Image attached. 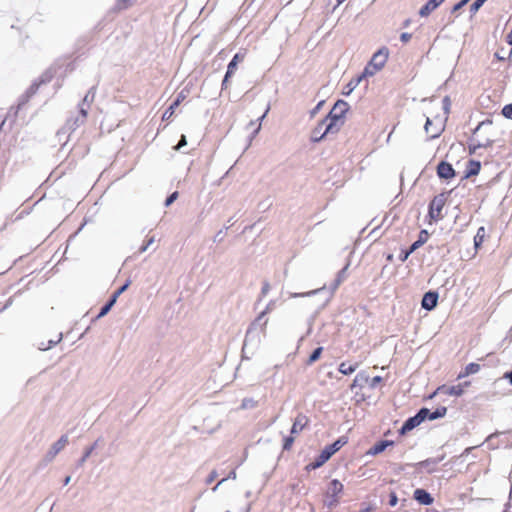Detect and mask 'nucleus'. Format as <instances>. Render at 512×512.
Returning <instances> with one entry per match:
<instances>
[{"mask_svg": "<svg viewBox=\"0 0 512 512\" xmlns=\"http://www.w3.org/2000/svg\"><path fill=\"white\" fill-rule=\"evenodd\" d=\"M274 305H275V302L271 300V301L267 304L266 308H265L262 312H263V313H265V314H267V313L271 312V311L274 309Z\"/></svg>", "mask_w": 512, "mask_h": 512, "instance_id": "obj_62", "label": "nucleus"}, {"mask_svg": "<svg viewBox=\"0 0 512 512\" xmlns=\"http://www.w3.org/2000/svg\"><path fill=\"white\" fill-rule=\"evenodd\" d=\"M394 445V441L392 440H380L377 441L367 452L368 455L375 456L383 451L389 446Z\"/></svg>", "mask_w": 512, "mask_h": 512, "instance_id": "obj_17", "label": "nucleus"}, {"mask_svg": "<svg viewBox=\"0 0 512 512\" xmlns=\"http://www.w3.org/2000/svg\"><path fill=\"white\" fill-rule=\"evenodd\" d=\"M62 336H63L62 333H60L56 340H49L46 347L38 346L39 350L46 351V350L53 348L55 345H57L61 341Z\"/></svg>", "mask_w": 512, "mask_h": 512, "instance_id": "obj_43", "label": "nucleus"}, {"mask_svg": "<svg viewBox=\"0 0 512 512\" xmlns=\"http://www.w3.org/2000/svg\"><path fill=\"white\" fill-rule=\"evenodd\" d=\"M52 78V75L50 74V72H45L41 77H40V80H39V83L40 84H44V83H47L51 80Z\"/></svg>", "mask_w": 512, "mask_h": 512, "instance_id": "obj_54", "label": "nucleus"}, {"mask_svg": "<svg viewBox=\"0 0 512 512\" xmlns=\"http://www.w3.org/2000/svg\"><path fill=\"white\" fill-rule=\"evenodd\" d=\"M218 477V473L216 470L210 472L208 477L206 478V484H211Z\"/></svg>", "mask_w": 512, "mask_h": 512, "instance_id": "obj_55", "label": "nucleus"}, {"mask_svg": "<svg viewBox=\"0 0 512 512\" xmlns=\"http://www.w3.org/2000/svg\"><path fill=\"white\" fill-rule=\"evenodd\" d=\"M449 192H442L434 196L428 205V217L431 221L437 222L443 219L442 209L447 200V194Z\"/></svg>", "mask_w": 512, "mask_h": 512, "instance_id": "obj_3", "label": "nucleus"}, {"mask_svg": "<svg viewBox=\"0 0 512 512\" xmlns=\"http://www.w3.org/2000/svg\"><path fill=\"white\" fill-rule=\"evenodd\" d=\"M68 443V436L62 435L49 449V451L45 455V460L47 462L52 461L55 456L66 446Z\"/></svg>", "mask_w": 512, "mask_h": 512, "instance_id": "obj_10", "label": "nucleus"}, {"mask_svg": "<svg viewBox=\"0 0 512 512\" xmlns=\"http://www.w3.org/2000/svg\"><path fill=\"white\" fill-rule=\"evenodd\" d=\"M269 111V107H267L266 111L255 121H250L248 124V128H253V131L251 132L250 139L254 138L261 129V122L266 117L267 113Z\"/></svg>", "mask_w": 512, "mask_h": 512, "instance_id": "obj_24", "label": "nucleus"}, {"mask_svg": "<svg viewBox=\"0 0 512 512\" xmlns=\"http://www.w3.org/2000/svg\"><path fill=\"white\" fill-rule=\"evenodd\" d=\"M377 71H374V68L372 66H370V64L368 63L363 71L359 74V77L364 80L366 79L367 77H371L373 76Z\"/></svg>", "mask_w": 512, "mask_h": 512, "instance_id": "obj_37", "label": "nucleus"}, {"mask_svg": "<svg viewBox=\"0 0 512 512\" xmlns=\"http://www.w3.org/2000/svg\"><path fill=\"white\" fill-rule=\"evenodd\" d=\"M421 411L424 412L423 418L425 421L426 420L433 421V420H436L439 418H443L447 413V407L439 406L434 411H431L427 407H422Z\"/></svg>", "mask_w": 512, "mask_h": 512, "instance_id": "obj_12", "label": "nucleus"}, {"mask_svg": "<svg viewBox=\"0 0 512 512\" xmlns=\"http://www.w3.org/2000/svg\"><path fill=\"white\" fill-rule=\"evenodd\" d=\"M413 252L414 251L411 249V247H409L406 250H401L400 254L398 255V259L401 262H405Z\"/></svg>", "mask_w": 512, "mask_h": 512, "instance_id": "obj_46", "label": "nucleus"}, {"mask_svg": "<svg viewBox=\"0 0 512 512\" xmlns=\"http://www.w3.org/2000/svg\"><path fill=\"white\" fill-rule=\"evenodd\" d=\"M178 196H179V193L177 191H174L173 193H171L165 199V202H164L165 207H169L172 203H174L177 200Z\"/></svg>", "mask_w": 512, "mask_h": 512, "instance_id": "obj_45", "label": "nucleus"}, {"mask_svg": "<svg viewBox=\"0 0 512 512\" xmlns=\"http://www.w3.org/2000/svg\"><path fill=\"white\" fill-rule=\"evenodd\" d=\"M389 57V49L386 46L379 48L368 62L374 68V71H380Z\"/></svg>", "mask_w": 512, "mask_h": 512, "instance_id": "obj_7", "label": "nucleus"}, {"mask_svg": "<svg viewBox=\"0 0 512 512\" xmlns=\"http://www.w3.org/2000/svg\"><path fill=\"white\" fill-rule=\"evenodd\" d=\"M348 110L349 104L346 101L337 100L330 112L323 118V120H326V132H338L344 124V117Z\"/></svg>", "mask_w": 512, "mask_h": 512, "instance_id": "obj_1", "label": "nucleus"}, {"mask_svg": "<svg viewBox=\"0 0 512 512\" xmlns=\"http://www.w3.org/2000/svg\"><path fill=\"white\" fill-rule=\"evenodd\" d=\"M501 114L506 118L512 120V103L506 104L502 110Z\"/></svg>", "mask_w": 512, "mask_h": 512, "instance_id": "obj_44", "label": "nucleus"}, {"mask_svg": "<svg viewBox=\"0 0 512 512\" xmlns=\"http://www.w3.org/2000/svg\"><path fill=\"white\" fill-rule=\"evenodd\" d=\"M363 80L359 77V75L353 77L348 84L344 87L342 94L348 96L352 93V91L362 82Z\"/></svg>", "mask_w": 512, "mask_h": 512, "instance_id": "obj_30", "label": "nucleus"}, {"mask_svg": "<svg viewBox=\"0 0 512 512\" xmlns=\"http://www.w3.org/2000/svg\"><path fill=\"white\" fill-rule=\"evenodd\" d=\"M435 10V7L431 6V4L427 1L419 10V15L421 17H427L431 14L432 11Z\"/></svg>", "mask_w": 512, "mask_h": 512, "instance_id": "obj_36", "label": "nucleus"}, {"mask_svg": "<svg viewBox=\"0 0 512 512\" xmlns=\"http://www.w3.org/2000/svg\"><path fill=\"white\" fill-rule=\"evenodd\" d=\"M349 265L350 262L348 261L346 265L337 273V276L333 284L331 285L332 290H336L339 287V285L346 279Z\"/></svg>", "mask_w": 512, "mask_h": 512, "instance_id": "obj_26", "label": "nucleus"}, {"mask_svg": "<svg viewBox=\"0 0 512 512\" xmlns=\"http://www.w3.org/2000/svg\"><path fill=\"white\" fill-rule=\"evenodd\" d=\"M323 289L324 288L315 289V290H312V291H309V292H306V293H292L290 295V297L297 298V297H305V296L315 295V294L319 293L320 291H322Z\"/></svg>", "mask_w": 512, "mask_h": 512, "instance_id": "obj_47", "label": "nucleus"}, {"mask_svg": "<svg viewBox=\"0 0 512 512\" xmlns=\"http://www.w3.org/2000/svg\"><path fill=\"white\" fill-rule=\"evenodd\" d=\"M437 176L443 180H450L456 176V171L452 164L447 161H440L436 167Z\"/></svg>", "mask_w": 512, "mask_h": 512, "instance_id": "obj_8", "label": "nucleus"}, {"mask_svg": "<svg viewBox=\"0 0 512 512\" xmlns=\"http://www.w3.org/2000/svg\"><path fill=\"white\" fill-rule=\"evenodd\" d=\"M411 38H412V34H411V33H408V32H403V33L400 35V40H401L403 43H407Z\"/></svg>", "mask_w": 512, "mask_h": 512, "instance_id": "obj_60", "label": "nucleus"}, {"mask_svg": "<svg viewBox=\"0 0 512 512\" xmlns=\"http://www.w3.org/2000/svg\"><path fill=\"white\" fill-rule=\"evenodd\" d=\"M329 133L326 132V120L322 119L312 130L311 141L315 143L320 142Z\"/></svg>", "mask_w": 512, "mask_h": 512, "instance_id": "obj_15", "label": "nucleus"}, {"mask_svg": "<svg viewBox=\"0 0 512 512\" xmlns=\"http://www.w3.org/2000/svg\"><path fill=\"white\" fill-rule=\"evenodd\" d=\"M444 459V455L428 458L415 464L418 470L425 469L428 473H433L436 470V466Z\"/></svg>", "mask_w": 512, "mask_h": 512, "instance_id": "obj_11", "label": "nucleus"}, {"mask_svg": "<svg viewBox=\"0 0 512 512\" xmlns=\"http://www.w3.org/2000/svg\"><path fill=\"white\" fill-rule=\"evenodd\" d=\"M155 242V236L149 237L139 248L138 253H144L149 246H151Z\"/></svg>", "mask_w": 512, "mask_h": 512, "instance_id": "obj_42", "label": "nucleus"}, {"mask_svg": "<svg viewBox=\"0 0 512 512\" xmlns=\"http://www.w3.org/2000/svg\"><path fill=\"white\" fill-rule=\"evenodd\" d=\"M307 423H308V418L305 415H303V414H299L295 418V420H294V422L292 424V427L290 429V434H297V433H299L300 431H302L305 428Z\"/></svg>", "mask_w": 512, "mask_h": 512, "instance_id": "obj_21", "label": "nucleus"}, {"mask_svg": "<svg viewBox=\"0 0 512 512\" xmlns=\"http://www.w3.org/2000/svg\"><path fill=\"white\" fill-rule=\"evenodd\" d=\"M423 416L424 412H422L420 408L414 416H411L404 421L398 433L400 435H405L408 432L412 431L414 428L418 427L421 423L425 421Z\"/></svg>", "mask_w": 512, "mask_h": 512, "instance_id": "obj_6", "label": "nucleus"}, {"mask_svg": "<svg viewBox=\"0 0 512 512\" xmlns=\"http://www.w3.org/2000/svg\"><path fill=\"white\" fill-rule=\"evenodd\" d=\"M130 283V280H126L124 284H122L117 290L114 291L107 302L100 308L98 314L93 318V322L101 319L110 312L118 297L128 289Z\"/></svg>", "mask_w": 512, "mask_h": 512, "instance_id": "obj_4", "label": "nucleus"}, {"mask_svg": "<svg viewBox=\"0 0 512 512\" xmlns=\"http://www.w3.org/2000/svg\"><path fill=\"white\" fill-rule=\"evenodd\" d=\"M88 112L86 108H79V112L75 117H70L67 119L65 125L62 127L61 131L59 133H72L74 132L78 127H80L82 124H84L86 118H87Z\"/></svg>", "mask_w": 512, "mask_h": 512, "instance_id": "obj_5", "label": "nucleus"}, {"mask_svg": "<svg viewBox=\"0 0 512 512\" xmlns=\"http://www.w3.org/2000/svg\"><path fill=\"white\" fill-rule=\"evenodd\" d=\"M480 170H481V162L478 160L470 159L467 162L463 179H468L470 177L478 175Z\"/></svg>", "mask_w": 512, "mask_h": 512, "instance_id": "obj_16", "label": "nucleus"}, {"mask_svg": "<svg viewBox=\"0 0 512 512\" xmlns=\"http://www.w3.org/2000/svg\"><path fill=\"white\" fill-rule=\"evenodd\" d=\"M348 442V438L346 436H341L333 443L326 445L320 454L314 459L313 462L309 463L306 466L308 471L315 470L324 465L336 452H338L346 443Z\"/></svg>", "mask_w": 512, "mask_h": 512, "instance_id": "obj_2", "label": "nucleus"}, {"mask_svg": "<svg viewBox=\"0 0 512 512\" xmlns=\"http://www.w3.org/2000/svg\"><path fill=\"white\" fill-rule=\"evenodd\" d=\"M480 365L478 363L471 362L467 364L463 371L458 375V378L467 377L480 371Z\"/></svg>", "mask_w": 512, "mask_h": 512, "instance_id": "obj_27", "label": "nucleus"}, {"mask_svg": "<svg viewBox=\"0 0 512 512\" xmlns=\"http://www.w3.org/2000/svg\"><path fill=\"white\" fill-rule=\"evenodd\" d=\"M186 98V95L183 91H181L176 98L173 100V102L170 104V106L165 110L163 113L162 119L164 121H168L171 119V117L174 115L176 108L181 104V102Z\"/></svg>", "mask_w": 512, "mask_h": 512, "instance_id": "obj_14", "label": "nucleus"}, {"mask_svg": "<svg viewBox=\"0 0 512 512\" xmlns=\"http://www.w3.org/2000/svg\"><path fill=\"white\" fill-rule=\"evenodd\" d=\"M368 380V375H366L365 373H358L351 384V389L353 390L356 386L362 387L364 383L368 382Z\"/></svg>", "mask_w": 512, "mask_h": 512, "instance_id": "obj_32", "label": "nucleus"}, {"mask_svg": "<svg viewBox=\"0 0 512 512\" xmlns=\"http://www.w3.org/2000/svg\"><path fill=\"white\" fill-rule=\"evenodd\" d=\"M429 238V233L426 229H422L419 232L418 239L414 241L410 247L415 252L417 249H419L422 245H424Z\"/></svg>", "mask_w": 512, "mask_h": 512, "instance_id": "obj_25", "label": "nucleus"}, {"mask_svg": "<svg viewBox=\"0 0 512 512\" xmlns=\"http://www.w3.org/2000/svg\"><path fill=\"white\" fill-rule=\"evenodd\" d=\"M132 3V0H117V6L119 9H126Z\"/></svg>", "mask_w": 512, "mask_h": 512, "instance_id": "obj_52", "label": "nucleus"}, {"mask_svg": "<svg viewBox=\"0 0 512 512\" xmlns=\"http://www.w3.org/2000/svg\"><path fill=\"white\" fill-rule=\"evenodd\" d=\"M343 491V484L338 479L330 481L325 495L339 496Z\"/></svg>", "mask_w": 512, "mask_h": 512, "instance_id": "obj_23", "label": "nucleus"}, {"mask_svg": "<svg viewBox=\"0 0 512 512\" xmlns=\"http://www.w3.org/2000/svg\"><path fill=\"white\" fill-rule=\"evenodd\" d=\"M430 126H432V120L429 117H427L424 129L426 133L431 132L430 139L438 138L441 135L442 131L444 130V127L433 128L432 130H430Z\"/></svg>", "mask_w": 512, "mask_h": 512, "instance_id": "obj_29", "label": "nucleus"}, {"mask_svg": "<svg viewBox=\"0 0 512 512\" xmlns=\"http://www.w3.org/2000/svg\"><path fill=\"white\" fill-rule=\"evenodd\" d=\"M397 503H398L397 494L394 491H391L390 494H389V502H388V504L391 507H394V506L397 505Z\"/></svg>", "mask_w": 512, "mask_h": 512, "instance_id": "obj_50", "label": "nucleus"}, {"mask_svg": "<svg viewBox=\"0 0 512 512\" xmlns=\"http://www.w3.org/2000/svg\"><path fill=\"white\" fill-rule=\"evenodd\" d=\"M102 442L101 438H98L91 446L87 447L82 455V457L76 462V468H80L84 465L86 460L91 456L93 451L99 447V444Z\"/></svg>", "mask_w": 512, "mask_h": 512, "instance_id": "obj_20", "label": "nucleus"}, {"mask_svg": "<svg viewBox=\"0 0 512 512\" xmlns=\"http://www.w3.org/2000/svg\"><path fill=\"white\" fill-rule=\"evenodd\" d=\"M484 236H485V228L483 226H481L480 228H478L477 233L474 237L475 248H478L481 246V244L483 243V240H484Z\"/></svg>", "mask_w": 512, "mask_h": 512, "instance_id": "obj_35", "label": "nucleus"}, {"mask_svg": "<svg viewBox=\"0 0 512 512\" xmlns=\"http://www.w3.org/2000/svg\"><path fill=\"white\" fill-rule=\"evenodd\" d=\"M482 148V143L478 142L476 144L469 145V154H474L477 149Z\"/></svg>", "mask_w": 512, "mask_h": 512, "instance_id": "obj_58", "label": "nucleus"}, {"mask_svg": "<svg viewBox=\"0 0 512 512\" xmlns=\"http://www.w3.org/2000/svg\"><path fill=\"white\" fill-rule=\"evenodd\" d=\"M326 499L324 501V505L329 509H334L339 504V497L337 496H331V495H325Z\"/></svg>", "mask_w": 512, "mask_h": 512, "instance_id": "obj_33", "label": "nucleus"}, {"mask_svg": "<svg viewBox=\"0 0 512 512\" xmlns=\"http://www.w3.org/2000/svg\"><path fill=\"white\" fill-rule=\"evenodd\" d=\"M438 298L437 291L429 290L425 292L421 300V307L427 311H432L438 304Z\"/></svg>", "mask_w": 512, "mask_h": 512, "instance_id": "obj_9", "label": "nucleus"}, {"mask_svg": "<svg viewBox=\"0 0 512 512\" xmlns=\"http://www.w3.org/2000/svg\"><path fill=\"white\" fill-rule=\"evenodd\" d=\"M256 405H257V402L254 399H252V398H244L242 400L241 407L243 409H251V408L256 407Z\"/></svg>", "mask_w": 512, "mask_h": 512, "instance_id": "obj_41", "label": "nucleus"}, {"mask_svg": "<svg viewBox=\"0 0 512 512\" xmlns=\"http://www.w3.org/2000/svg\"><path fill=\"white\" fill-rule=\"evenodd\" d=\"M244 54L241 52H237L233 58L230 60L226 73H228L229 76H233L235 71L237 70V66L240 62L244 60Z\"/></svg>", "mask_w": 512, "mask_h": 512, "instance_id": "obj_22", "label": "nucleus"}, {"mask_svg": "<svg viewBox=\"0 0 512 512\" xmlns=\"http://www.w3.org/2000/svg\"><path fill=\"white\" fill-rule=\"evenodd\" d=\"M228 229H229V226H226L224 229L219 230L215 234L213 241L214 242H218V243L222 242L224 240V237H225V231L228 230Z\"/></svg>", "mask_w": 512, "mask_h": 512, "instance_id": "obj_49", "label": "nucleus"}, {"mask_svg": "<svg viewBox=\"0 0 512 512\" xmlns=\"http://www.w3.org/2000/svg\"><path fill=\"white\" fill-rule=\"evenodd\" d=\"M232 76H229L228 73H225L224 75V78L222 80V84H221V88L222 90L226 89L228 87V82H229V79L231 78Z\"/></svg>", "mask_w": 512, "mask_h": 512, "instance_id": "obj_61", "label": "nucleus"}, {"mask_svg": "<svg viewBox=\"0 0 512 512\" xmlns=\"http://www.w3.org/2000/svg\"><path fill=\"white\" fill-rule=\"evenodd\" d=\"M442 104H443V110L446 114L449 113V109H450V105H451V102H450V98L448 96H445L442 100Z\"/></svg>", "mask_w": 512, "mask_h": 512, "instance_id": "obj_51", "label": "nucleus"}, {"mask_svg": "<svg viewBox=\"0 0 512 512\" xmlns=\"http://www.w3.org/2000/svg\"><path fill=\"white\" fill-rule=\"evenodd\" d=\"M95 94H96V87L92 86L88 90L86 95L84 96L82 102L79 104V108H81L83 106V108H86L88 110V108L90 107V104L94 101Z\"/></svg>", "mask_w": 512, "mask_h": 512, "instance_id": "obj_28", "label": "nucleus"}, {"mask_svg": "<svg viewBox=\"0 0 512 512\" xmlns=\"http://www.w3.org/2000/svg\"><path fill=\"white\" fill-rule=\"evenodd\" d=\"M187 145V139H186V136L184 134L181 135L180 137V140L178 142V144L175 146V149L176 150H180L182 147L186 146Z\"/></svg>", "mask_w": 512, "mask_h": 512, "instance_id": "obj_53", "label": "nucleus"}, {"mask_svg": "<svg viewBox=\"0 0 512 512\" xmlns=\"http://www.w3.org/2000/svg\"><path fill=\"white\" fill-rule=\"evenodd\" d=\"M356 368H357V364H350V363H347V362H342L339 365V369L338 370L343 375H350V374L355 372Z\"/></svg>", "mask_w": 512, "mask_h": 512, "instance_id": "obj_31", "label": "nucleus"}, {"mask_svg": "<svg viewBox=\"0 0 512 512\" xmlns=\"http://www.w3.org/2000/svg\"><path fill=\"white\" fill-rule=\"evenodd\" d=\"M504 378L508 380L509 384L512 386V369L504 374Z\"/></svg>", "mask_w": 512, "mask_h": 512, "instance_id": "obj_64", "label": "nucleus"}, {"mask_svg": "<svg viewBox=\"0 0 512 512\" xmlns=\"http://www.w3.org/2000/svg\"><path fill=\"white\" fill-rule=\"evenodd\" d=\"M324 105V101H320L317 103V105L310 111V114L311 116H315L319 111L320 109L322 108V106Z\"/></svg>", "mask_w": 512, "mask_h": 512, "instance_id": "obj_56", "label": "nucleus"}, {"mask_svg": "<svg viewBox=\"0 0 512 512\" xmlns=\"http://www.w3.org/2000/svg\"><path fill=\"white\" fill-rule=\"evenodd\" d=\"M413 498L421 505H431L434 501L432 495L423 488H417L413 493Z\"/></svg>", "mask_w": 512, "mask_h": 512, "instance_id": "obj_13", "label": "nucleus"}, {"mask_svg": "<svg viewBox=\"0 0 512 512\" xmlns=\"http://www.w3.org/2000/svg\"><path fill=\"white\" fill-rule=\"evenodd\" d=\"M381 382H382V377L381 376H375V377H373L371 379L370 387L371 388H375Z\"/></svg>", "mask_w": 512, "mask_h": 512, "instance_id": "obj_57", "label": "nucleus"}, {"mask_svg": "<svg viewBox=\"0 0 512 512\" xmlns=\"http://www.w3.org/2000/svg\"><path fill=\"white\" fill-rule=\"evenodd\" d=\"M470 0H460L456 4H454L450 10L451 14H456L458 11H460L464 6H466L469 3Z\"/></svg>", "mask_w": 512, "mask_h": 512, "instance_id": "obj_40", "label": "nucleus"}, {"mask_svg": "<svg viewBox=\"0 0 512 512\" xmlns=\"http://www.w3.org/2000/svg\"><path fill=\"white\" fill-rule=\"evenodd\" d=\"M437 391H440L443 394L449 395V396H461L464 393V386L463 385H453V386H441L437 389Z\"/></svg>", "mask_w": 512, "mask_h": 512, "instance_id": "obj_19", "label": "nucleus"}, {"mask_svg": "<svg viewBox=\"0 0 512 512\" xmlns=\"http://www.w3.org/2000/svg\"><path fill=\"white\" fill-rule=\"evenodd\" d=\"M265 315H266L265 313L261 312V313L258 315V317H257V318L252 322L251 327H254V326H256V325L260 324V321H262V319H263V317H264Z\"/></svg>", "mask_w": 512, "mask_h": 512, "instance_id": "obj_63", "label": "nucleus"}, {"mask_svg": "<svg viewBox=\"0 0 512 512\" xmlns=\"http://www.w3.org/2000/svg\"><path fill=\"white\" fill-rule=\"evenodd\" d=\"M293 435L294 434H290L289 436H285L283 438V446H282L283 451H289L292 448V445L294 443Z\"/></svg>", "mask_w": 512, "mask_h": 512, "instance_id": "obj_38", "label": "nucleus"}, {"mask_svg": "<svg viewBox=\"0 0 512 512\" xmlns=\"http://www.w3.org/2000/svg\"><path fill=\"white\" fill-rule=\"evenodd\" d=\"M505 434H506V432H495V433H493V434H491V435H489V436L487 437L486 442H487V443L489 444V446H491V447H497V445H496V444H494L493 440H494L495 438H497L498 436H500V435H505Z\"/></svg>", "mask_w": 512, "mask_h": 512, "instance_id": "obj_48", "label": "nucleus"}, {"mask_svg": "<svg viewBox=\"0 0 512 512\" xmlns=\"http://www.w3.org/2000/svg\"><path fill=\"white\" fill-rule=\"evenodd\" d=\"M487 0H475L471 5H470V8H469V11L471 13V15L473 16L474 14H476L478 12V10L484 5V3L486 2Z\"/></svg>", "mask_w": 512, "mask_h": 512, "instance_id": "obj_39", "label": "nucleus"}, {"mask_svg": "<svg viewBox=\"0 0 512 512\" xmlns=\"http://www.w3.org/2000/svg\"><path fill=\"white\" fill-rule=\"evenodd\" d=\"M41 84L37 81L33 82L30 87L26 90L25 94L20 98L17 110L15 111L14 115L17 114V111L23 106L30 97H32L38 90L39 86Z\"/></svg>", "mask_w": 512, "mask_h": 512, "instance_id": "obj_18", "label": "nucleus"}, {"mask_svg": "<svg viewBox=\"0 0 512 512\" xmlns=\"http://www.w3.org/2000/svg\"><path fill=\"white\" fill-rule=\"evenodd\" d=\"M322 352H323V347H317V348H315V349L311 352V354H310V356H309V358H308V360H307V365H311V364H313L314 362H316V361L321 357Z\"/></svg>", "mask_w": 512, "mask_h": 512, "instance_id": "obj_34", "label": "nucleus"}, {"mask_svg": "<svg viewBox=\"0 0 512 512\" xmlns=\"http://www.w3.org/2000/svg\"><path fill=\"white\" fill-rule=\"evenodd\" d=\"M269 290H270V284L267 281H265L263 283V286H262V289H261V296L262 297L266 296L267 293L269 292Z\"/></svg>", "mask_w": 512, "mask_h": 512, "instance_id": "obj_59", "label": "nucleus"}]
</instances>
